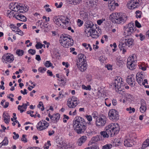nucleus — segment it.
Segmentation results:
<instances>
[{
	"label": "nucleus",
	"instance_id": "45",
	"mask_svg": "<svg viewBox=\"0 0 149 149\" xmlns=\"http://www.w3.org/2000/svg\"><path fill=\"white\" fill-rule=\"evenodd\" d=\"M149 146V144L147 143V142H146V141H144L142 146L141 148V149H144L145 148H146L147 146Z\"/></svg>",
	"mask_w": 149,
	"mask_h": 149
},
{
	"label": "nucleus",
	"instance_id": "46",
	"mask_svg": "<svg viewBox=\"0 0 149 149\" xmlns=\"http://www.w3.org/2000/svg\"><path fill=\"white\" fill-rule=\"evenodd\" d=\"M10 26L12 29V31L15 32L16 31V29L17 30V28H18V27H17L13 24H10Z\"/></svg>",
	"mask_w": 149,
	"mask_h": 149
},
{
	"label": "nucleus",
	"instance_id": "21",
	"mask_svg": "<svg viewBox=\"0 0 149 149\" xmlns=\"http://www.w3.org/2000/svg\"><path fill=\"white\" fill-rule=\"evenodd\" d=\"M13 17L22 22H25L26 21V18L25 16L22 15H20L18 13L14 14Z\"/></svg>",
	"mask_w": 149,
	"mask_h": 149
},
{
	"label": "nucleus",
	"instance_id": "16",
	"mask_svg": "<svg viewBox=\"0 0 149 149\" xmlns=\"http://www.w3.org/2000/svg\"><path fill=\"white\" fill-rule=\"evenodd\" d=\"M134 141L132 137L131 136L130 139H127L124 141V145L127 147H131L134 145Z\"/></svg>",
	"mask_w": 149,
	"mask_h": 149
},
{
	"label": "nucleus",
	"instance_id": "41",
	"mask_svg": "<svg viewBox=\"0 0 149 149\" xmlns=\"http://www.w3.org/2000/svg\"><path fill=\"white\" fill-rule=\"evenodd\" d=\"M24 51L20 49H17L16 51V54L19 56H22L24 54Z\"/></svg>",
	"mask_w": 149,
	"mask_h": 149
},
{
	"label": "nucleus",
	"instance_id": "42",
	"mask_svg": "<svg viewBox=\"0 0 149 149\" xmlns=\"http://www.w3.org/2000/svg\"><path fill=\"white\" fill-rule=\"evenodd\" d=\"M136 81L140 85H141V84L142 81H143V79L141 77H138L137 75L136 76Z\"/></svg>",
	"mask_w": 149,
	"mask_h": 149
},
{
	"label": "nucleus",
	"instance_id": "40",
	"mask_svg": "<svg viewBox=\"0 0 149 149\" xmlns=\"http://www.w3.org/2000/svg\"><path fill=\"white\" fill-rule=\"evenodd\" d=\"M44 65L47 68L50 67H52V64L49 61H46L44 63Z\"/></svg>",
	"mask_w": 149,
	"mask_h": 149
},
{
	"label": "nucleus",
	"instance_id": "18",
	"mask_svg": "<svg viewBox=\"0 0 149 149\" xmlns=\"http://www.w3.org/2000/svg\"><path fill=\"white\" fill-rule=\"evenodd\" d=\"M77 65L81 72H84L86 69L87 64L86 62L81 63H79L78 61H77Z\"/></svg>",
	"mask_w": 149,
	"mask_h": 149
},
{
	"label": "nucleus",
	"instance_id": "44",
	"mask_svg": "<svg viewBox=\"0 0 149 149\" xmlns=\"http://www.w3.org/2000/svg\"><path fill=\"white\" fill-rule=\"evenodd\" d=\"M8 141L7 137H5L3 141L1 142L2 145L4 146L7 145L8 143Z\"/></svg>",
	"mask_w": 149,
	"mask_h": 149
},
{
	"label": "nucleus",
	"instance_id": "43",
	"mask_svg": "<svg viewBox=\"0 0 149 149\" xmlns=\"http://www.w3.org/2000/svg\"><path fill=\"white\" fill-rule=\"evenodd\" d=\"M82 88L84 89L89 91H90L91 89V86L90 85H88L86 86L84 85H82Z\"/></svg>",
	"mask_w": 149,
	"mask_h": 149
},
{
	"label": "nucleus",
	"instance_id": "29",
	"mask_svg": "<svg viewBox=\"0 0 149 149\" xmlns=\"http://www.w3.org/2000/svg\"><path fill=\"white\" fill-rule=\"evenodd\" d=\"M3 116L4 118V120L5 123L8 124L10 121V116L8 113L5 114L3 113Z\"/></svg>",
	"mask_w": 149,
	"mask_h": 149
},
{
	"label": "nucleus",
	"instance_id": "8",
	"mask_svg": "<svg viewBox=\"0 0 149 149\" xmlns=\"http://www.w3.org/2000/svg\"><path fill=\"white\" fill-rule=\"evenodd\" d=\"M108 115L110 119L113 121H116L119 119V115L118 112L115 109L110 110Z\"/></svg>",
	"mask_w": 149,
	"mask_h": 149
},
{
	"label": "nucleus",
	"instance_id": "37",
	"mask_svg": "<svg viewBox=\"0 0 149 149\" xmlns=\"http://www.w3.org/2000/svg\"><path fill=\"white\" fill-rule=\"evenodd\" d=\"M127 111L128 112L130 113H134L135 111V109L134 108H132L131 107H130L129 108H127L126 109Z\"/></svg>",
	"mask_w": 149,
	"mask_h": 149
},
{
	"label": "nucleus",
	"instance_id": "9",
	"mask_svg": "<svg viewBox=\"0 0 149 149\" xmlns=\"http://www.w3.org/2000/svg\"><path fill=\"white\" fill-rule=\"evenodd\" d=\"M106 118L105 116L102 115L96 118L95 124L97 127H101L105 125L106 122Z\"/></svg>",
	"mask_w": 149,
	"mask_h": 149
},
{
	"label": "nucleus",
	"instance_id": "23",
	"mask_svg": "<svg viewBox=\"0 0 149 149\" xmlns=\"http://www.w3.org/2000/svg\"><path fill=\"white\" fill-rule=\"evenodd\" d=\"M87 137L85 136H81L77 141V144L79 146H81L84 143L87 139Z\"/></svg>",
	"mask_w": 149,
	"mask_h": 149
},
{
	"label": "nucleus",
	"instance_id": "58",
	"mask_svg": "<svg viewBox=\"0 0 149 149\" xmlns=\"http://www.w3.org/2000/svg\"><path fill=\"white\" fill-rule=\"evenodd\" d=\"M92 116L94 118H95L97 117V113L96 111L94 112L92 114Z\"/></svg>",
	"mask_w": 149,
	"mask_h": 149
},
{
	"label": "nucleus",
	"instance_id": "1",
	"mask_svg": "<svg viewBox=\"0 0 149 149\" xmlns=\"http://www.w3.org/2000/svg\"><path fill=\"white\" fill-rule=\"evenodd\" d=\"M93 126V123L89 122L86 123L84 119L80 116H77L73 121L72 125L74 130L78 134H81L84 132L86 129L87 125Z\"/></svg>",
	"mask_w": 149,
	"mask_h": 149
},
{
	"label": "nucleus",
	"instance_id": "14",
	"mask_svg": "<svg viewBox=\"0 0 149 149\" xmlns=\"http://www.w3.org/2000/svg\"><path fill=\"white\" fill-rule=\"evenodd\" d=\"M72 38V37L69 35L66 34L62 35L60 37V43L61 45H65V41L68 40H70V39Z\"/></svg>",
	"mask_w": 149,
	"mask_h": 149
},
{
	"label": "nucleus",
	"instance_id": "22",
	"mask_svg": "<svg viewBox=\"0 0 149 149\" xmlns=\"http://www.w3.org/2000/svg\"><path fill=\"white\" fill-rule=\"evenodd\" d=\"M134 77L131 76H128L127 81L128 84L131 86H134L135 85Z\"/></svg>",
	"mask_w": 149,
	"mask_h": 149
},
{
	"label": "nucleus",
	"instance_id": "19",
	"mask_svg": "<svg viewBox=\"0 0 149 149\" xmlns=\"http://www.w3.org/2000/svg\"><path fill=\"white\" fill-rule=\"evenodd\" d=\"M141 106L140 108V110L141 112L144 113L147 109V105L146 102L143 99L141 100Z\"/></svg>",
	"mask_w": 149,
	"mask_h": 149
},
{
	"label": "nucleus",
	"instance_id": "57",
	"mask_svg": "<svg viewBox=\"0 0 149 149\" xmlns=\"http://www.w3.org/2000/svg\"><path fill=\"white\" fill-rule=\"evenodd\" d=\"M97 147L96 145H93L91 146H90L88 148H86L84 149H96Z\"/></svg>",
	"mask_w": 149,
	"mask_h": 149
},
{
	"label": "nucleus",
	"instance_id": "54",
	"mask_svg": "<svg viewBox=\"0 0 149 149\" xmlns=\"http://www.w3.org/2000/svg\"><path fill=\"white\" fill-rule=\"evenodd\" d=\"M77 24L78 26H81L83 23V21L79 19L77 20Z\"/></svg>",
	"mask_w": 149,
	"mask_h": 149
},
{
	"label": "nucleus",
	"instance_id": "38",
	"mask_svg": "<svg viewBox=\"0 0 149 149\" xmlns=\"http://www.w3.org/2000/svg\"><path fill=\"white\" fill-rule=\"evenodd\" d=\"M112 146L110 144H107L102 146V149H109L112 148Z\"/></svg>",
	"mask_w": 149,
	"mask_h": 149
},
{
	"label": "nucleus",
	"instance_id": "59",
	"mask_svg": "<svg viewBox=\"0 0 149 149\" xmlns=\"http://www.w3.org/2000/svg\"><path fill=\"white\" fill-rule=\"evenodd\" d=\"M22 107V106H21V105H19L18 107V109L20 111V112L21 113H22L25 110H24L23 109H22L21 108Z\"/></svg>",
	"mask_w": 149,
	"mask_h": 149
},
{
	"label": "nucleus",
	"instance_id": "11",
	"mask_svg": "<svg viewBox=\"0 0 149 149\" xmlns=\"http://www.w3.org/2000/svg\"><path fill=\"white\" fill-rule=\"evenodd\" d=\"M14 59V56L13 54L7 53L3 56L2 60L3 63H10L13 61Z\"/></svg>",
	"mask_w": 149,
	"mask_h": 149
},
{
	"label": "nucleus",
	"instance_id": "13",
	"mask_svg": "<svg viewBox=\"0 0 149 149\" xmlns=\"http://www.w3.org/2000/svg\"><path fill=\"white\" fill-rule=\"evenodd\" d=\"M139 4L137 0H131L129 2H128L127 6L129 9H134L138 6Z\"/></svg>",
	"mask_w": 149,
	"mask_h": 149
},
{
	"label": "nucleus",
	"instance_id": "60",
	"mask_svg": "<svg viewBox=\"0 0 149 149\" xmlns=\"http://www.w3.org/2000/svg\"><path fill=\"white\" fill-rule=\"evenodd\" d=\"M62 3H60L59 5H58V3H55V6L57 8H60L61 7L62 5Z\"/></svg>",
	"mask_w": 149,
	"mask_h": 149
},
{
	"label": "nucleus",
	"instance_id": "55",
	"mask_svg": "<svg viewBox=\"0 0 149 149\" xmlns=\"http://www.w3.org/2000/svg\"><path fill=\"white\" fill-rule=\"evenodd\" d=\"M139 36L140 37V39L141 41L143 40L145 38V36L143 35L142 33H140L139 34Z\"/></svg>",
	"mask_w": 149,
	"mask_h": 149
},
{
	"label": "nucleus",
	"instance_id": "48",
	"mask_svg": "<svg viewBox=\"0 0 149 149\" xmlns=\"http://www.w3.org/2000/svg\"><path fill=\"white\" fill-rule=\"evenodd\" d=\"M26 136V135L23 134L21 138V141H23L24 143H26L27 142V140L26 138L25 137Z\"/></svg>",
	"mask_w": 149,
	"mask_h": 149
},
{
	"label": "nucleus",
	"instance_id": "34",
	"mask_svg": "<svg viewBox=\"0 0 149 149\" xmlns=\"http://www.w3.org/2000/svg\"><path fill=\"white\" fill-rule=\"evenodd\" d=\"M82 0H68V2L69 4L73 3L74 5L79 3Z\"/></svg>",
	"mask_w": 149,
	"mask_h": 149
},
{
	"label": "nucleus",
	"instance_id": "35",
	"mask_svg": "<svg viewBox=\"0 0 149 149\" xmlns=\"http://www.w3.org/2000/svg\"><path fill=\"white\" fill-rule=\"evenodd\" d=\"M60 114L57 113L54 116V118L53 119V121H54V123H56L59 120L60 118Z\"/></svg>",
	"mask_w": 149,
	"mask_h": 149
},
{
	"label": "nucleus",
	"instance_id": "61",
	"mask_svg": "<svg viewBox=\"0 0 149 149\" xmlns=\"http://www.w3.org/2000/svg\"><path fill=\"white\" fill-rule=\"evenodd\" d=\"M36 59L38 61H39L41 60V59L40 57V56L39 55H36Z\"/></svg>",
	"mask_w": 149,
	"mask_h": 149
},
{
	"label": "nucleus",
	"instance_id": "26",
	"mask_svg": "<svg viewBox=\"0 0 149 149\" xmlns=\"http://www.w3.org/2000/svg\"><path fill=\"white\" fill-rule=\"evenodd\" d=\"M79 60L77 61L79 63H83L86 62V57L83 54H80L78 55Z\"/></svg>",
	"mask_w": 149,
	"mask_h": 149
},
{
	"label": "nucleus",
	"instance_id": "52",
	"mask_svg": "<svg viewBox=\"0 0 149 149\" xmlns=\"http://www.w3.org/2000/svg\"><path fill=\"white\" fill-rule=\"evenodd\" d=\"M85 117L89 122H91L92 121V118L91 116L86 115L85 116Z\"/></svg>",
	"mask_w": 149,
	"mask_h": 149
},
{
	"label": "nucleus",
	"instance_id": "51",
	"mask_svg": "<svg viewBox=\"0 0 149 149\" xmlns=\"http://www.w3.org/2000/svg\"><path fill=\"white\" fill-rule=\"evenodd\" d=\"M28 52L29 54H30L32 55H34L36 53V50L34 49H30L28 50Z\"/></svg>",
	"mask_w": 149,
	"mask_h": 149
},
{
	"label": "nucleus",
	"instance_id": "53",
	"mask_svg": "<svg viewBox=\"0 0 149 149\" xmlns=\"http://www.w3.org/2000/svg\"><path fill=\"white\" fill-rule=\"evenodd\" d=\"M15 136H13V138L14 139L16 140L18 139L19 137V135L18 134H16L15 132H14L13 133Z\"/></svg>",
	"mask_w": 149,
	"mask_h": 149
},
{
	"label": "nucleus",
	"instance_id": "31",
	"mask_svg": "<svg viewBox=\"0 0 149 149\" xmlns=\"http://www.w3.org/2000/svg\"><path fill=\"white\" fill-rule=\"evenodd\" d=\"M136 57L135 54H133L131 57H129L127 59V61L135 63V61H136Z\"/></svg>",
	"mask_w": 149,
	"mask_h": 149
},
{
	"label": "nucleus",
	"instance_id": "39",
	"mask_svg": "<svg viewBox=\"0 0 149 149\" xmlns=\"http://www.w3.org/2000/svg\"><path fill=\"white\" fill-rule=\"evenodd\" d=\"M36 48L37 49H41L42 47H45V45L44 44H42L40 43H38L35 45Z\"/></svg>",
	"mask_w": 149,
	"mask_h": 149
},
{
	"label": "nucleus",
	"instance_id": "49",
	"mask_svg": "<svg viewBox=\"0 0 149 149\" xmlns=\"http://www.w3.org/2000/svg\"><path fill=\"white\" fill-rule=\"evenodd\" d=\"M15 32L18 33H17L21 36H22L23 35V31L20 30L19 28H17V30L15 31Z\"/></svg>",
	"mask_w": 149,
	"mask_h": 149
},
{
	"label": "nucleus",
	"instance_id": "56",
	"mask_svg": "<svg viewBox=\"0 0 149 149\" xmlns=\"http://www.w3.org/2000/svg\"><path fill=\"white\" fill-rule=\"evenodd\" d=\"M135 25L137 27L140 28L141 27L140 24L137 20H136L135 21Z\"/></svg>",
	"mask_w": 149,
	"mask_h": 149
},
{
	"label": "nucleus",
	"instance_id": "20",
	"mask_svg": "<svg viewBox=\"0 0 149 149\" xmlns=\"http://www.w3.org/2000/svg\"><path fill=\"white\" fill-rule=\"evenodd\" d=\"M127 45L124 42L123 40L121 41L119 45V47L120 50H123V53L124 54L126 52V49L128 48Z\"/></svg>",
	"mask_w": 149,
	"mask_h": 149
},
{
	"label": "nucleus",
	"instance_id": "33",
	"mask_svg": "<svg viewBox=\"0 0 149 149\" xmlns=\"http://www.w3.org/2000/svg\"><path fill=\"white\" fill-rule=\"evenodd\" d=\"M42 26L44 28V31L45 32L49 31L51 28L50 26L49 25H47V24H44V25H43L41 27L42 28Z\"/></svg>",
	"mask_w": 149,
	"mask_h": 149
},
{
	"label": "nucleus",
	"instance_id": "63",
	"mask_svg": "<svg viewBox=\"0 0 149 149\" xmlns=\"http://www.w3.org/2000/svg\"><path fill=\"white\" fill-rule=\"evenodd\" d=\"M112 103L114 105H116L117 104V102L116 99H113L112 100Z\"/></svg>",
	"mask_w": 149,
	"mask_h": 149
},
{
	"label": "nucleus",
	"instance_id": "28",
	"mask_svg": "<svg viewBox=\"0 0 149 149\" xmlns=\"http://www.w3.org/2000/svg\"><path fill=\"white\" fill-rule=\"evenodd\" d=\"M127 61V65L128 68L131 70H132L135 69L136 64L135 63Z\"/></svg>",
	"mask_w": 149,
	"mask_h": 149
},
{
	"label": "nucleus",
	"instance_id": "27",
	"mask_svg": "<svg viewBox=\"0 0 149 149\" xmlns=\"http://www.w3.org/2000/svg\"><path fill=\"white\" fill-rule=\"evenodd\" d=\"M70 40H68L66 41H65V45H61L63 46L65 48L68 47L69 46H72L73 44V40L72 38H70Z\"/></svg>",
	"mask_w": 149,
	"mask_h": 149
},
{
	"label": "nucleus",
	"instance_id": "17",
	"mask_svg": "<svg viewBox=\"0 0 149 149\" xmlns=\"http://www.w3.org/2000/svg\"><path fill=\"white\" fill-rule=\"evenodd\" d=\"M123 40H124V42L128 47L132 46L134 42V40L133 38H128L127 36H125Z\"/></svg>",
	"mask_w": 149,
	"mask_h": 149
},
{
	"label": "nucleus",
	"instance_id": "12",
	"mask_svg": "<svg viewBox=\"0 0 149 149\" xmlns=\"http://www.w3.org/2000/svg\"><path fill=\"white\" fill-rule=\"evenodd\" d=\"M49 126V124L45 120L40 121L37 124L36 127L40 131L45 130Z\"/></svg>",
	"mask_w": 149,
	"mask_h": 149
},
{
	"label": "nucleus",
	"instance_id": "2",
	"mask_svg": "<svg viewBox=\"0 0 149 149\" xmlns=\"http://www.w3.org/2000/svg\"><path fill=\"white\" fill-rule=\"evenodd\" d=\"M120 129L119 125L117 123H111L106 127L104 131L101 132L100 134L104 138L112 137L117 134Z\"/></svg>",
	"mask_w": 149,
	"mask_h": 149
},
{
	"label": "nucleus",
	"instance_id": "5",
	"mask_svg": "<svg viewBox=\"0 0 149 149\" xmlns=\"http://www.w3.org/2000/svg\"><path fill=\"white\" fill-rule=\"evenodd\" d=\"M82 17L83 18V20L85 21H86L85 24V25L86 27L84 31L85 33H88V34H89L88 36H89L90 31H91V30L94 28V24L91 21L88 20V15H86V14L83 15Z\"/></svg>",
	"mask_w": 149,
	"mask_h": 149
},
{
	"label": "nucleus",
	"instance_id": "32",
	"mask_svg": "<svg viewBox=\"0 0 149 149\" xmlns=\"http://www.w3.org/2000/svg\"><path fill=\"white\" fill-rule=\"evenodd\" d=\"M125 96L126 98V101H127L129 102H131L133 100L132 96L129 94L127 93L125 94Z\"/></svg>",
	"mask_w": 149,
	"mask_h": 149
},
{
	"label": "nucleus",
	"instance_id": "50",
	"mask_svg": "<svg viewBox=\"0 0 149 149\" xmlns=\"http://www.w3.org/2000/svg\"><path fill=\"white\" fill-rule=\"evenodd\" d=\"M19 11H18V13H23L24 12V7L19 5Z\"/></svg>",
	"mask_w": 149,
	"mask_h": 149
},
{
	"label": "nucleus",
	"instance_id": "47",
	"mask_svg": "<svg viewBox=\"0 0 149 149\" xmlns=\"http://www.w3.org/2000/svg\"><path fill=\"white\" fill-rule=\"evenodd\" d=\"M47 70V69L45 68H42L40 67L38 69V71L42 73H44Z\"/></svg>",
	"mask_w": 149,
	"mask_h": 149
},
{
	"label": "nucleus",
	"instance_id": "24",
	"mask_svg": "<svg viewBox=\"0 0 149 149\" xmlns=\"http://www.w3.org/2000/svg\"><path fill=\"white\" fill-rule=\"evenodd\" d=\"M10 6H11L10 9L13 11L15 12H17L18 13L19 11V5L17 3H11L10 4Z\"/></svg>",
	"mask_w": 149,
	"mask_h": 149
},
{
	"label": "nucleus",
	"instance_id": "3",
	"mask_svg": "<svg viewBox=\"0 0 149 149\" xmlns=\"http://www.w3.org/2000/svg\"><path fill=\"white\" fill-rule=\"evenodd\" d=\"M111 20L114 23L120 24L123 23L126 20L127 16H125L121 13H115L111 15Z\"/></svg>",
	"mask_w": 149,
	"mask_h": 149
},
{
	"label": "nucleus",
	"instance_id": "64",
	"mask_svg": "<svg viewBox=\"0 0 149 149\" xmlns=\"http://www.w3.org/2000/svg\"><path fill=\"white\" fill-rule=\"evenodd\" d=\"M9 105V103L8 102H6L5 103V105L3 106V108H6L8 107Z\"/></svg>",
	"mask_w": 149,
	"mask_h": 149
},
{
	"label": "nucleus",
	"instance_id": "10",
	"mask_svg": "<svg viewBox=\"0 0 149 149\" xmlns=\"http://www.w3.org/2000/svg\"><path fill=\"white\" fill-rule=\"evenodd\" d=\"M77 98L73 96L71 98L68 99L67 102V105L70 108H75L78 105Z\"/></svg>",
	"mask_w": 149,
	"mask_h": 149
},
{
	"label": "nucleus",
	"instance_id": "30",
	"mask_svg": "<svg viewBox=\"0 0 149 149\" xmlns=\"http://www.w3.org/2000/svg\"><path fill=\"white\" fill-rule=\"evenodd\" d=\"M115 2L114 0H109V1L108 5L110 10L112 11L114 9V6L113 5Z\"/></svg>",
	"mask_w": 149,
	"mask_h": 149
},
{
	"label": "nucleus",
	"instance_id": "6",
	"mask_svg": "<svg viewBox=\"0 0 149 149\" xmlns=\"http://www.w3.org/2000/svg\"><path fill=\"white\" fill-rule=\"evenodd\" d=\"M122 79L120 76L116 77L111 85L113 88H115L116 91L117 89L118 91H121L123 89L122 87L123 86V84L122 83L123 82Z\"/></svg>",
	"mask_w": 149,
	"mask_h": 149
},
{
	"label": "nucleus",
	"instance_id": "36",
	"mask_svg": "<svg viewBox=\"0 0 149 149\" xmlns=\"http://www.w3.org/2000/svg\"><path fill=\"white\" fill-rule=\"evenodd\" d=\"M117 64L120 67H122L123 66V65L124 64V62L120 60V59H117Z\"/></svg>",
	"mask_w": 149,
	"mask_h": 149
},
{
	"label": "nucleus",
	"instance_id": "4",
	"mask_svg": "<svg viewBox=\"0 0 149 149\" xmlns=\"http://www.w3.org/2000/svg\"><path fill=\"white\" fill-rule=\"evenodd\" d=\"M53 20L55 24L59 27L61 26L62 24L65 25H68L69 24V19L68 18L63 16H54L53 17Z\"/></svg>",
	"mask_w": 149,
	"mask_h": 149
},
{
	"label": "nucleus",
	"instance_id": "15",
	"mask_svg": "<svg viewBox=\"0 0 149 149\" xmlns=\"http://www.w3.org/2000/svg\"><path fill=\"white\" fill-rule=\"evenodd\" d=\"M88 33H85L84 34L86 36L89 37L90 36L93 38H97L100 35V33H97V32L95 31V28L91 30L90 31L89 36L88 35Z\"/></svg>",
	"mask_w": 149,
	"mask_h": 149
},
{
	"label": "nucleus",
	"instance_id": "7",
	"mask_svg": "<svg viewBox=\"0 0 149 149\" xmlns=\"http://www.w3.org/2000/svg\"><path fill=\"white\" fill-rule=\"evenodd\" d=\"M124 33L127 36L131 35L136 31L135 27L134 26V23L130 22L124 27Z\"/></svg>",
	"mask_w": 149,
	"mask_h": 149
},
{
	"label": "nucleus",
	"instance_id": "62",
	"mask_svg": "<svg viewBox=\"0 0 149 149\" xmlns=\"http://www.w3.org/2000/svg\"><path fill=\"white\" fill-rule=\"evenodd\" d=\"M103 20L99 19L97 21V24L99 25H100L103 22Z\"/></svg>",
	"mask_w": 149,
	"mask_h": 149
},
{
	"label": "nucleus",
	"instance_id": "25",
	"mask_svg": "<svg viewBox=\"0 0 149 149\" xmlns=\"http://www.w3.org/2000/svg\"><path fill=\"white\" fill-rule=\"evenodd\" d=\"M100 136L99 135H97L93 137L89 143V145L93 143H95L96 142L100 140Z\"/></svg>",
	"mask_w": 149,
	"mask_h": 149
}]
</instances>
